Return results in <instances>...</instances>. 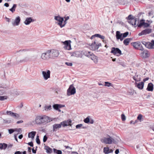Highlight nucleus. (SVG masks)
Wrapping results in <instances>:
<instances>
[{"mask_svg": "<svg viewBox=\"0 0 154 154\" xmlns=\"http://www.w3.org/2000/svg\"><path fill=\"white\" fill-rule=\"evenodd\" d=\"M131 39L130 38H127L123 41V43L125 45H127L130 42Z\"/></svg>", "mask_w": 154, "mask_h": 154, "instance_id": "obj_30", "label": "nucleus"}, {"mask_svg": "<svg viewBox=\"0 0 154 154\" xmlns=\"http://www.w3.org/2000/svg\"><path fill=\"white\" fill-rule=\"evenodd\" d=\"M116 140H117L118 142H119L121 141V139L118 137L116 136Z\"/></svg>", "mask_w": 154, "mask_h": 154, "instance_id": "obj_60", "label": "nucleus"}, {"mask_svg": "<svg viewBox=\"0 0 154 154\" xmlns=\"http://www.w3.org/2000/svg\"><path fill=\"white\" fill-rule=\"evenodd\" d=\"M84 122L86 123H88L90 122V119L88 117L85 119L84 120Z\"/></svg>", "mask_w": 154, "mask_h": 154, "instance_id": "obj_41", "label": "nucleus"}, {"mask_svg": "<svg viewBox=\"0 0 154 154\" xmlns=\"http://www.w3.org/2000/svg\"><path fill=\"white\" fill-rule=\"evenodd\" d=\"M3 145V149H5L7 147L8 145L7 144L5 143H3L2 144Z\"/></svg>", "mask_w": 154, "mask_h": 154, "instance_id": "obj_52", "label": "nucleus"}, {"mask_svg": "<svg viewBox=\"0 0 154 154\" xmlns=\"http://www.w3.org/2000/svg\"><path fill=\"white\" fill-rule=\"evenodd\" d=\"M28 144L30 146L32 147H33V143L32 142H29L28 143Z\"/></svg>", "mask_w": 154, "mask_h": 154, "instance_id": "obj_59", "label": "nucleus"}, {"mask_svg": "<svg viewBox=\"0 0 154 154\" xmlns=\"http://www.w3.org/2000/svg\"><path fill=\"white\" fill-rule=\"evenodd\" d=\"M113 139L109 135L108 137H104L101 140L102 142L106 144H111L112 143Z\"/></svg>", "mask_w": 154, "mask_h": 154, "instance_id": "obj_3", "label": "nucleus"}, {"mask_svg": "<svg viewBox=\"0 0 154 154\" xmlns=\"http://www.w3.org/2000/svg\"><path fill=\"white\" fill-rule=\"evenodd\" d=\"M20 20L21 19L20 17L19 16L15 18L14 21L12 23L13 25L14 26H18L20 23Z\"/></svg>", "mask_w": 154, "mask_h": 154, "instance_id": "obj_11", "label": "nucleus"}, {"mask_svg": "<svg viewBox=\"0 0 154 154\" xmlns=\"http://www.w3.org/2000/svg\"><path fill=\"white\" fill-rule=\"evenodd\" d=\"M64 106V105L58 104H54L53 105V108L56 110L58 109V108H61Z\"/></svg>", "mask_w": 154, "mask_h": 154, "instance_id": "obj_22", "label": "nucleus"}, {"mask_svg": "<svg viewBox=\"0 0 154 154\" xmlns=\"http://www.w3.org/2000/svg\"><path fill=\"white\" fill-rule=\"evenodd\" d=\"M12 117L15 119H17L20 117V115L18 114L13 112L12 114Z\"/></svg>", "mask_w": 154, "mask_h": 154, "instance_id": "obj_35", "label": "nucleus"}, {"mask_svg": "<svg viewBox=\"0 0 154 154\" xmlns=\"http://www.w3.org/2000/svg\"><path fill=\"white\" fill-rule=\"evenodd\" d=\"M142 118V115L141 114H139L137 117V119L138 120L141 121Z\"/></svg>", "mask_w": 154, "mask_h": 154, "instance_id": "obj_53", "label": "nucleus"}, {"mask_svg": "<svg viewBox=\"0 0 154 154\" xmlns=\"http://www.w3.org/2000/svg\"><path fill=\"white\" fill-rule=\"evenodd\" d=\"M121 118L122 121H124L126 120V117L124 114H122L121 115Z\"/></svg>", "mask_w": 154, "mask_h": 154, "instance_id": "obj_46", "label": "nucleus"}, {"mask_svg": "<svg viewBox=\"0 0 154 154\" xmlns=\"http://www.w3.org/2000/svg\"><path fill=\"white\" fill-rule=\"evenodd\" d=\"M105 85L104 86L107 87H109L112 86V84L110 83H109L108 82H105Z\"/></svg>", "mask_w": 154, "mask_h": 154, "instance_id": "obj_39", "label": "nucleus"}, {"mask_svg": "<svg viewBox=\"0 0 154 154\" xmlns=\"http://www.w3.org/2000/svg\"><path fill=\"white\" fill-rule=\"evenodd\" d=\"M54 152L57 154H62V151L60 150H57L55 149H53Z\"/></svg>", "mask_w": 154, "mask_h": 154, "instance_id": "obj_37", "label": "nucleus"}, {"mask_svg": "<svg viewBox=\"0 0 154 154\" xmlns=\"http://www.w3.org/2000/svg\"><path fill=\"white\" fill-rule=\"evenodd\" d=\"M86 56L90 58L96 64L98 62V57L93 54L89 51H85L83 53Z\"/></svg>", "mask_w": 154, "mask_h": 154, "instance_id": "obj_1", "label": "nucleus"}, {"mask_svg": "<svg viewBox=\"0 0 154 154\" xmlns=\"http://www.w3.org/2000/svg\"><path fill=\"white\" fill-rule=\"evenodd\" d=\"M70 53L71 56L77 57H82V54L80 51H75L72 52H70Z\"/></svg>", "mask_w": 154, "mask_h": 154, "instance_id": "obj_7", "label": "nucleus"}, {"mask_svg": "<svg viewBox=\"0 0 154 154\" xmlns=\"http://www.w3.org/2000/svg\"><path fill=\"white\" fill-rule=\"evenodd\" d=\"M36 149H35L34 150L33 148H32V150L33 153H36Z\"/></svg>", "mask_w": 154, "mask_h": 154, "instance_id": "obj_62", "label": "nucleus"}, {"mask_svg": "<svg viewBox=\"0 0 154 154\" xmlns=\"http://www.w3.org/2000/svg\"><path fill=\"white\" fill-rule=\"evenodd\" d=\"M35 122L37 124L43 123V116H38L35 119Z\"/></svg>", "mask_w": 154, "mask_h": 154, "instance_id": "obj_12", "label": "nucleus"}, {"mask_svg": "<svg viewBox=\"0 0 154 154\" xmlns=\"http://www.w3.org/2000/svg\"><path fill=\"white\" fill-rule=\"evenodd\" d=\"M103 152L105 154H108L110 153L109 151V148L108 147H104L103 149Z\"/></svg>", "mask_w": 154, "mask_h": 154, "instance_id": "obj_34", "label": "nucleus"}, {"mask_svg": "<svg viewBox=\"0 0 154 154\" xmlns=\"http://www.w3.org/2000/svg\"><path fill=\"white\" fill-rule=\"evenodd\" d=\"M29 60V58L28 57H26L24 59H23V60L20 61L18 63H21L22 62H26V61H28Z\"/></svg>", "mask_w": 154, "mask_h": 154, "instance_id": "obj_36", "label": "nucleus"}, {"mask_svg": "<svg viewBox=\"0 0 154 154\" xmlns=\"http://www.w3.org/2000/svg\"><path fill=\"white\" fill-rule=\"evenodd\" d=\"M36 140L37 143L38 144H39L40 143V140L39 139V136L38 135L37 136Z\"/></svg>", "mask_w": 154, "mask_h": 154, "instance_id": "obj_43", "label": "nucleus"}, {"mask_svg": "<svg viewBox=\"0 0 154 154\" xmlns=\"http://www.w3.org/2000/svg\"><path fill=\"white\" fill-rule=\"evenodd\" d=\"M152 32V29H151L147 28L142 31L141 32L138 34L139 36H141L143 35H146Z\"/></svg>", "mask_w": 154, "mask_h": 154, "instance_id": "obj_10", "label": "nucleus"}, {"mask_svg": "<svg viewBox=\"0 0 154 154\" xmlns=\"http://www.w3.org/2000/svg\"><path fill=\"white\" fill-rule=\"evenodd\" d=\"M137 18H135L134 19H132L131 20H128V22L133 26L136 27L137 26L136 22L137 21Z\"/></svg>", "mask_w": 154, "mask_h": 154, "instance_id": "obj_17", "label": "nucleus"}, {"mask_svg": "<svg viewBox=\"0 0 154 154\" xmlns=\"http://www.w3.org/2000/svg\"><path fill=\"white\" fill-rule=\"evenodd\" d=\"M116 38L117 39H120L121 41H122L123 39V37L122 36V34L119 31L116 32Z\"/></svg>", "mask_w": 154, "mask_h": 154, "instance_id": "obj_19", "label": "nucleus"}, {"mask_svg": "<svg viewBox=\"0 0 154 154\" xmlns=\"http://www.w3.org/2000/svg\"><path fill=\"white\" fill-rule=\"evenodd\" d=\"M51 109V105H49V106H46L45 107V110L46 111L50 110Z\"/></svg>", "mask_w": 154, "mask_h": 154, "instance_id": "obj_40", "label": "nucleus"}, {"mask_svg": "<svg viewBox=\"0 0 154 154\" xmlns=\"http://www.w3.org/2000/svg\"><path fill=\"white\" fill-rule=\"evenodd\" d=\"M140 43L138 42H133L131 43V45L135 48L138 49L139 46H140Z\"/></svg>", "mask_w": 154, "mask_h": 154, "instance_id": "obj_24", "label": "nucleus"}, {"mask_svg": "<svg viewBox=\"0 0 154 154\" xmlns=\"http://www.w3.org/2000/svg\"><path fill=\"white\" fill-rule=\"evenodd\" d=\"M13 112H11V111H7L6 112V114L8 115H10L11 116H12V114Z\"/></svg>", "mask_w": 154, "mask_h": 154, "instance_id": "obj_48", "label": "nucleus"}, {"mask_svg": "<svg viewBox=\"0 0 154 154\" xmlns=\"http://www.w3.org/2000/svg\"><path fill=\"white\" fill-rule=\"evenodd\" d=\"M45 148L46 150V152L48 153H51L52 152V149L49 147L48 146H46L45 147Z\"/></svg>", "mask_w": 154, "mask_h": 154, "instance_id": "obj_29", "label": "nucleus"}, {"mask_svg": "<svg viewBox=\"0 0 154 154\" xmlns=\"http://www.w3.org/2000/svg\"><path fill=\"white\" fill-rule=\"evenodd\" d=\"M142 43L143 45H145V47H146V44H147V42H146L145 41H142Z\"/></svg>", "mask_w": 154, "mask_h": 154, "instance_id": "obj_63", "label": "nucleus"}, {"mask_svg": "<svg viewBox=\"0 0 154 154\" xmlns=\"http://www.w3.org/2000/svg\"><path fill=\"white\" fill-rule=\"evenodd\" d=\"M72 121L70 120H68L67 121H64L60 123L61 126H62L63 127L67 126H71V123Z\"/></svg>", "mask_w": 154, "mask_h": 154, "instance_id": "obj_15", "label": "nucleus"}, {"mask_svg": "<svg viewBox=\"0 0 154 154\" xmlns=\"http://www.w3.org/2000/svg\"><path fill=\"white\" fill-rule=\"evenodd\" d=\"M36 134L35 131H32L29 133L28 137L29 138H31L33 139Z\"/></svg>", "mask_w": 154, "mask_h": 154, "instance_id": "obj_26", "label": "nucleus"}, {"mask_svg": "<svg viewBox=\"0 0 154 154\" xmlns=\"http://www.w3.org/2000/svg\"><path fill=\"white\" fill-rule=\"evenodd\" d=\"M100 43L96 42L95 41L93 42L90 47V49L93 51L98 49L100 46H101Z\"/></svg>", "mask_w": 154, "mask_h": 154, "instance_id": "obj_5", "label": "nucleus"}, {"mask_svg": "<svg viewBox=\"0 0 154 154\" xmlns=\"http://www.w3.org/2000/svg\"><path fill=\"white\" fill-rule=\"evenodd\" d=\"M70 42L71 41L70 40H66L63 42L64 45L63 48L65 49L70 50L71 49L70 44Z\"/></svg>", "mask_w": 154, "mask_h": 154, "instance_id": "obj_6", "label": "nucleus"}, {"mask_svg": "<svg viewBox=\"0 0 154 154\" xmlns=\"http://www.w3.org/2000/svg\"><path fill=\"white\" fill-rule=\"evenodd\" d=\"M4 6L6 7H8L9 6V5L8 3H6L4 4Z\"/></svg>", "mask_w": 154, "mask_h": 154, "instance_id": "obj_61", "label": "nucleus"}, {"mask_svg": "<svg viewBox=\"0 0 154 154\" xmlns=\"http://www.w3.org/2000/svg\"><path fill=\"white\" fill-rule=\"evenodd\" d=\"M133 79L136 82L140 81H141V79L140 76L136 74L133 77Z\"/></svg>", "mask_w": 154, "mask_h": 154, "instance_id": "obj_28", "label": "nucleus"}, {"mask_svg": "<svg viewBox=\"0 0 154 154\" xmlns=\"http://www.w3.org/2000/svg\"><path fill=\"white\" fill-rule=\"evenodd\" d=\"M65 64L68 66H72V63H71L66 62Z\"/></svg>", "mask_w": 154, "mask_h": 154, "instance_id": "obj_56", "label": "nucleus"}, {"mask_svg": "<svg viewBox=\"0 0 154 154\" xmlns=\"http://www.w3.org/2000/svg\"><path fill=\"white\" fill-rule=\"evenodd\" d=\"M42 74L44 79L46 80L50 77V71L49 70H47V72L43 71Z\"/></svg>", "mask_w": 154, "mask_h": 154, "instance_id": "obj_8", "label": "nucleus"}, {"mask_svg": "<svg viewBox=\"0 0 154 154\" xmlns=\"http://www.w3.org/2000/svg\"><path fill=\"white\" fill-rule=\"evenodd\" d=\"M49 56L50 58H54L57 57L59 54L58 51L56 50H48Z\"/></svg>", "mask_w": 154, "mask_h": 154, "instance_id": "obj_4", "label": "nucleus"}, {"mask_svg": "<svg viewBox=\"0 0 154 154\" xmlns=\"http://www.w3.org/2000/svg\"><path fill=\"white\" fill-rule=\"evenodd\" d=\"M149 23H145L144 22V25L143 26L144 28L148 27H149Z\"/></svg>", "mask_w": 154, "mask_h": 154, "instance_id": "obj_50", "label": "nucleus"}, {"mask_svg": "<svg viewBox=\"0 0 154 154\" xmlns=\"http://www.w3.org/2000/svg\"><path fill=\"white\" fill-rule=\"evenodd\" d=\"M54 19L57 21V23L61 27V26L62 25L63 22L64 21V19L63 17H60V16H55L54 17Z\"/></svg>", "mask_w": 154, "mask_h": 154, "instance_id": "obj_9", "label": "nucleus"}, {"mask_svg": "<svg viewBox=\"0 0 154 154\" xmlns=\"http://www.w3.org/2000/svg\"><path fill=\"white\" fill-rule=\"evenodd\" d=\"M95 37H98L102 39H104L105 38V37L103 35H102L100 34H97L94 35Z\"/></svg>", "mask_w": 154, "mask_h": 154, "instance_id": "obj_33", "label": "nucleus"}, {"mask_svg": "<svg viewBox=\"0 0 154 154\" xmlns=\"http://www.w3.org/2000/svg\"><path fill=\"white\" fill-rule=\"evenodd\" d=\"M17 5L16 4H14L12 8L9 9V10L12 13H14L15 11V10L17 7Z\"/></svg>", "mask_w": 154, "mask_h": 154, "instance_id": "obj_32", "label": "nucleus"}, {"mask_svg": "<svg viewBox=\"0 0 154 154\" xmlns=\"http://www.w3.org/2000/svg\"><path fill=\"white\" fill-rule=\"evenodd\" d=\"M15 131H17L18 132H20L21 131V129L20 128H15Z\"/></svg>", "mask_w": 154, "mask_h": 154, "instance_id": "obj_57", "label": "nucleus"}, {"mask_svg": "<svg viewBox=\"0 0 154 154\" xmlns=\"http://www.w3.org/2000/svg\"><path fill=\"white\" fill-rule=\"evenodd\" d=\"M47 137L46 135H45L43 138V141L44 142H45L47 140Z\"/></svg>", "mask_w": 154, "mask_h": 154, "instance_id": "obj_54", "label": "nucleus"}, {"mask_svg": "<svg viewBox=\"0 0 154 154\" xmlns=\"http://www.w3.org/2000/svg\"><path fill=\"white\" fill-rule=\"evenodd\" d=\"M53 131H56L58 129L61 128V125L60 123L59 124H55L53 125Z\"/></svg>", "mask_w": 154, "mask_h": 154, "instance_id": "obj_20", "label": "nucleus"}, {"mask_svg": "<svg viewBox=\"0 0 154 154\" xmlns=\"http://www.w3.org/2000/svg\"><path fill=\"white\" fill-rule=\"evenodd\" d=\"M153 89V85L152 83L148 84L146 90L149 91H152Z\"/></svg>", "mask_w": 154, "mask_h": 154, "instance_id": "obj_23", "label": "nucleus"}, {"mask_svg": "<svg viewBox=\"0 0 154 154\" xmlns=\"http://www.w3.org/2000/svg\"><path fill=\"white\" fill-rule=\"evenodd\" d=\"M111 53H113L114 55H116V48L113 47L112 48V50Z\"/></svg>", "mask_w": 154, "mask_h": 154, "instance_id": "obj_45", "label": "nucleus"}, {"mask_svg": "<svg viewBox=\"0 0 154 154\" xmlns=\"http://www.w3.org/2000/svg\"><path fill=\"white\" fill-rule=\"evenodd\" d=\"M144 20H141L139 22V20H137V26L140 27H141L142 26H143L144 23Z\"/></svg>", "mask_w": 154, "mask_h": 154, "instance_id": "obj_25", "label": "nucleus"}, {"mask_svg": "<svg viewBox=\"0 0 154 154\" xmlns=\"http://www.w3.org/2000/svg\"><path fill=\"white\" fill-rule=\"evenodd\" d=\"M50 122L49 118L46 116H43V123L45 122Z\"/></svg>", "mask_w": 154, "mask_h": 154, "instance_id": "obj_27", "label": "nucleus"}, {"mask_svg": "<svg viewBox=\"0 0 154 154\" xmlns=\"http://www.w3.org/2000/svg\"><path fill=\"white\" fill-rule=\"evenodd\" d=\"M33 21V20L31 17H29L26 18L24 23L25 25H28L31 22Z\"/></svg>", "mask_w": 154, "mask_h": 154, "instance_id": "obj_21", "label": "nucleus"}, {"mask_svg": "<svg viewBox=\"0 0 154 154\" xmlns=\"http://www.w3.org/2000/svg\"><path fill=\"white\" fill-rule=\"evenodd\" d=\"M129 33L128 32H126L123 34H122V36L123 39L124 38L126 37L128 35Z\"/></svg>", "mask_w": 154, "mask_h": 154, "instance_id": "obj_44", "label": "nucleus"}, {"mask_svg": "<svg viewBox=\"0 0 154 154\" xmlns=\"http://www.w3.org/2000/svg\"><path fill=\"white\" fill-rule=\"evenodd\" d=\"M138 48V50H140L141 51H143V50H144V48H143L142 45H141V43L140 44V46H139Z\"/></svg>", "mask_w": 154, "mask_h": 154, "instance_id": "obj_49", "label": "nucleus"}, {"mask_svg": "<svg viewBox=\"0 0 154 154\" xmlns=\"http://www.w3.org/2000/svg\"><path fill=\"white\" fill-rule=\"evenodd\" d=\"M7 99V97L6 96H0V100H5Z\"/></svg>", "mask_w": 154, "mask_h": 154, "instance_id": "obj_42", "label": "nucleus"}, {"mask_svg": "<svg viewBox=\"0 0 154 154\" xmlns=\"http://www.w3.org/2000/svg\"><path fill=\"white\" fill-rule=\"evenodd\" d=\"M8 132L10 134H12L13 132L15 131V129H8Z\"/></svg>", "mask_w": 154, "mask_h": 154, "instance_id": "obj_47", "label": "nucleus"}, {"mask_svg": "<svg viewBox=\"0 0 154 154\" xmlns=\"http://www.w3.org/2000/svg\"><path fill=\"white\" fill-rule=\"evenodd\" d=\"M146 47L150 49H154V40H152L151 42H147Z\"/></svg>", "mask_w": 154, "mask_h": 154, "instance_id": "obj_14", "label": "nucleus"}, {"mask_svg": "<svg viewBox=\"0 0 154 154\" xmlns=\"http://www.w3.org/2000/svg\"><path fill=\"white\" fill-rule=\"evenodd\" d=\"M14 154H21V152H20V151H17L16 152H15Z\"/></svg>", "mask_w": 154, "mask_h": 154, "instance_id": "obj_64", "label": "nucleus"}, {"mask_svg": "<svg viewBox=\"0 0 154 154\" xmlns=\"http://www.w3.org/2000/svg\"><path fill=\"white\" fill-rule=\"evenodd\" d=\"M141 56L143 58H146L149 57V54L147 50H145L141 53Z\"/></svg>", "mask_w": 154, "mask_h": 154, "instance_id": "obj_18", "label": "nucleus"}, {"mask_svg": "<svg viewBox=\"0 0 154 154\" xmlns=\"http://www.w3.org/2000/svg\"><path fill=\"white\" fill-rule=\"evenodd\" d=\"M122 54L121 51L119 48H116V56H119Z\"/></svg>", "mask_w": 154, "mask_h": 154, "instance_id": "obj_31", "label": "nucleus"}, {"mask_svg": "<svg viewBox=\"0 0 154 154\" xmlns=\"http://www.w3.org/2000/svg\"><path fill=\"white\" fill-rule=\"evenodd\" d=\"M41 57L42 59L44 60H48L50 58L48 50L46 53L42 54Z\"/></svg>", "mask_w": 154, "mask_h": 154, "instance_id": "obj_16", "label": "nucleus"}, {"mask_svg": "<svg viewBox=\"0 0 154 154\" xmlns=\"http://www.w3.org/2000/svg\"><path fill=\"white\" fill-rule=\"evenodd\" d=\"M76 92L75 88L73 86V85H71L67 90V95L68 96L74 94Z\"/></svg>", "mask_w": 154, "mask_h": 154, "instance_id": "obj_2", "label": "nucleus"}, {"mask_svg": "<svg viewBox=\"0 0 154 154\" xmlns=\"http://www.w3.org/2000/svg\"><path fill=\"white\" fill-rule=\"evenodd\" d=\"M4 122V123H9L11 122V120H3Z\"/></svg>", "mask_w": 154, "mask_h": 154, "instance_id": "obj_58", "label": "nucleus"}, {"mask_svg": "<svg viewBox=\"0 0 154 154\" xmlns=\"http://www.w3.org/2000/svg\"><path fill=\"white\" fill-rule=\"evenodd\" d=\"M134 85L137 88L139 89L142 90L143 88L144 83L143 82H141L139 83L135 82Z\"/></svg>", "mask_w": 154, "mask_h": 154, "instance_id": "obj_13", "label": "nucleus"}, {"mask_svg": "<svg viewBox=\"0 0 154 154\" xmlns=\"http://www.w3.org/2000/svg\"><path fill=\"white\" fill-rule=\"evenodd\" d=\"M135 18L132 15H129L128 17H126V18L128 20H132V19H134Z\"/></svg>", "mask_w": 154, "mask_h": 154, "instance_id": "obj_38", "label": "nucleus"}, {"mask_svg": "<svg viewBox=\"0 0 154 154\" xmlns=\"http://www.w3.org/2000/svg\"><path fill=\"white\" fill-rule=\"evenodd\" d=\"M82 126V124H78L76 126V128H79Z\"/></svg>", "mask_w": 154, "mask_h": 154, "instance_id": "obj_55", "label": "nucleus"}, {"mask_svg": "<svg viewBox=\"0 0 154 154\" xmlns=\"http://www.w3.org/2000/svg\"><path fill=\"white\" fill-rule=\"evenodd\" d=\"M66 21L67 20H64V21H63V23H62V25L61 26V28H62L67 23Z\"/></svg>", "mask_w": 154, "mask_h": 154, "instance_id": "obj_51", "label": "nucleus"}]
</instances>
